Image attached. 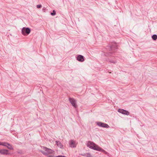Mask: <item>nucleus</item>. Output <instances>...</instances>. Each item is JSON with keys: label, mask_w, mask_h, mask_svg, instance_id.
<instances>
[{"label": "nucleus", "mask_w": 157, "mask_h": 157, "mask_svg": "<svg viewBox=\"0 0 157 157\" xmlns=\"http://www.w3.org/2000/svg\"><path fill=\"white\" fill-rule=\"evenodd\" d=\"M41 148L44 151H41L40 152L44 155H47L48 154L52 153L53 152L52 150L46 147L43 146Z\"/></svg>", "instance_id": "1"}, {"label": "nucleus", "mask_w": 157, "mask_h": 157, "mask_svg": "<svg viewBox=\"0 0 157 157\" xmlns=\"http://www.w3.org/2000/svg\"><path fill=\"white\" fill-rule=\"evenodd\" d=\"M87 147L90 148L91 149H94L95 150H97L98 146L95 144L93 142L91 141H89L87 144Z\"/></svg>", "instance_id": "2"}, {"label": "nucleus", "mask_w": 157, "mask_h": 157, "mask_svg": "<svg viewBox=\"0 0 157 157\" xmlns=\"http://www.w3.org/2000/svg\"><path fill=\"white\" fill-rule=\"evenodd\" d=\"M21 33L24 36H27L30 32V29L29 28L23 27L21 30Z\"/></svg>", "instance_id": "3"}, {"label": "nucleus", "mask_w": 157, "mask_h": 157, "mask_svg": "<svg viewBox=\"0 0 157 157\" xmlns=\"http://www.w3.org/2000/svg\"><path fill=\"white\" fill-rule=\"evenodd\" d=\"M69 101L74 107L75 108L77 107V105L76 104V101L74 98H69Z\"/></svg>", "instance_id": "4"}, {"label": "nucleus", "mask_w": 157, "mask_h": 157, "mask_svg": "<svg viewBox=\"0 0 157 157\" xmlns=\"http://www.w3.org/2000/svg\"><path fill=\"white\" fill-rule=\"evenodd\" d=\"M97 125L100 127L108 128L109 127V126L107 124L101 122H98L97 123Z\"/></svg>", "instance_id": "5"}, {"label": "nucleus", "mask_w": 157, "mask_h": 157, "mask_svg": "<svg viewBox=\"0 0 157 157\" xmlns=\"http://www.w3.org/2000/svg\"><path fill=\"white\" fill-rule=\"evenodd\" d=\"M69 147H75L77 145V143L74 140H71L69 142Z\"/></svg>", "instance_id": "6"}, {"label": "nucleus", "mask_w": 157, "mask_h": 157, "mask_svg": "<svg viewBox=\"0 0 157 157\" xmlns=\"http://www.w3.org/2000/svg\"><path fill=\"white\" fill-rule=\"evenodd\" d=\"M118 111L119 112L123 114H125L127 115H129V112L124 109H119L118 110Z\"/></svg>", "instance_id": "7"}, {"label": "nucleus", "mask_w": 157, "mask_h": 157, "mask_svg": "<svg viewBox=\"0 0 157 157\" xmlns=\"http://www.w3.org/2000/svg\"><path fill=\"white\" fill-rule=\"evenodd\" d=\"M117 48V45L116 43H113L111 46L109 47L110 51L111 52L115 50Z\"/></svg>", "instance_id": "8"}, {"label": "nucleus", "mask_w": 157, "mask_h": 157, "mask_svg": "<svg viewBox=\"0 0 157 157\" xmlns=\"http://www.w3.org/2000/svg\"><path fill=\"white\" fill-rule=\"evenodd\" d=\"M9 151L5 149H0V153L3 155H8L10 154L8 153Z\"/></svg>", "instance_id": "9"}, {"label": "nucleus", "mask_w": 157, "mask_h": 157, "mask_svg": "<svg viewBox=\"0 0 157 157\" xmlns=\"http://www.w3.org/2000/svg\"><path fill=\"white\" fill-rule=\"evenodd\" d=\"M76 58L77 60L80 62H83L84 60V57L81 55H78Z\"/></svg>", "instance_id": "10"}, {"label": "nucleus", "mask_w": 157, "mask_h": 157, "mask_svg": "<svg viewBox=\"0 0 157 157\" xmlns=\"http://www.w3.org/2000/svg\"><path fill=\"white\" fill-rule=\"evenodd\" d=\"M56 144L60 148H62L63 147V145L59 141H56Z\"/></svg>", "instance_id": "11"}, {"label": "nucleus", "mask_w": 157, "mask_h": 157, "mask_svg": "<svg viewBox=\"0 0 157 157\" xmlns=\"http://www.w3.org/2000/svg\"><path fill=\"white\" fill-rule=\"evenodd\" d=\"M6 147L8 149H9L10 150H13V147L12 146L9 144V143L7 142V144H6Z\"/></svg>", "instance_id": "12"}, {"label": "nucleus", "mask_w": 157, "mask_h": 157, "mask_svg": "<svg viewBox=\"0 0 157 157\" xmlns=\"http://www.w3.org/2000/svg\"><path fill=\"white\" fill-rule=\"evenodd\" d=\"M82 155L83 156H85L86 157H92V156L90 153H87L84 154H82Z\"/></svg>", "instance_id": "13"}, {"label": "nucleus", "mask_w": 157, "mask_h": 157, "mask_svg": "<svg viewBox=\"0 0 157 157\" xmlns=\"http://www.w3.org/2000/svg\"><path fill=\"white\" fill-rule=\"evenodd\" d=\"M97 150H96V151H102L105 153L106 152L104 150L101 149L99 146L98 147V148H97Z\"/></svg>", "instance_id": "14"}, {"label": "nucleus", "mask_w": 157, "mask_h": 157, "mask_svg": "<svg viewBox=\"0 0 157 157\" xmlns=\"http://www.w3.org/2000/svg\"><path fill=\"white\" fill-rule=\"evenodd\" d=\"M151 37L153 40H155L157 39V35L154 34Z\"/></svg>", "instance_id": "15"}, {"label": "nucleus", "mask_w": 157, "mask_h": 157, "mask_svg": "<svg viewBox=\"0 0 157 157\" xmlns=\"http://www.w3.org/2000/svg\"><path fill=\"white\" fill-rule=\"evenodd\" d=\"M108 60L110 63H115L117 62L116 60H111L110 59H109Z\"/></svg>", "instance_id": "16"}, {"label": "nucleus", "mask_w": 157, "mask_h": 157, "mask_svg": "<svg viewBox=\"0 0 157 157\" xmlns=\"http://www.w3.org/2000/svg\"><path fill=\"white\" fill-rule=\"evenodd\" d=\"M6 144H7V142H0V145H2L3 146L6 147Z\"/></svg>", "instance_id": "17"}, {"label": "nucleus", "mask_w": 157, "mask_h": 157, "mask_svg": "<svg viewBox=\"0 0 157 157\" xmlns=\"http://www.w3.org/2000/svg\"><path fill=\"white\" fill-rule=\"evenodd\" d=\"M56 14V11L55 10H53L52 12L51 13V14L52 16H54Z\"/></svg>", "instance_id": "18"}, {"label": "nucleus", "mask_w": 157, "mask_h": 157, "mask_svg": "<svg viewBox=\"0 0 157 157\" xmlns=\"http://www.w3.org/2000/svg\"><path fill=\"white\" fill-rule=\"evenodd\" d=\"M37 8H40L41 7L42 5H37Z\"/></svg>", "instance_id": "19"}, {"label": "nucleus", "mask_w": 157, "mask_h": 157, "mask_svg": "<svg viewBox=\"0 0 157 157\" xmlns=\"http://www.w3.org/2000/svg\"><path fill=\"white\" fill-rule=\"evenodd\" d=\"M112 53L111 52H109L108 54H107L108 56H111L112 55Z\"/></svg>", "instance_id": "20"}, {"label": "nucleus", "mask_w": 157, "mask_h": 157, "mask_svg": "<svg viewBox=\"0 0 157 157\" xmlns=\"http://www.w3.org/2000/svg\"><path fill=\"white\" fill-rule=\"evenodd\" d=\"M59 157H66L64 156H63V155H59Z\"/></svg>", "instance_id": "21"}, {"label": "nucleus", "mask_w": 157, "mask_h": 157, "mask_svg": "<svg viewBox=\"0 0 157 157\" xmlns=\"http://www.w3.org/2000/svg\"><path fill=\"white\" fill-rule=\"evenodd\" d=\"M54 157H59V156H56Z\"/></svg>", "instance_id": "22"}]
</instances>
